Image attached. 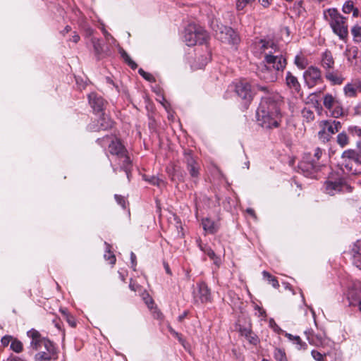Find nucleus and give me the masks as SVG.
Segmentation results:
<instances>
[{"instance_id":"33","label":"nucleus","mask_w":361,"mask_h":361,"mask_svg":"<svg viewBox=\"0 0 361 361\" xmlns=\"http://www.w3.org/2000/svg\"><path fill=\"white\" fill-rule=\"evenodd\" d=\"M274 355L276 361H288L286 353L280 348L275 349Z\"/></svg>"},{"instance_id":"10","label":"nucleus","mask_w":361,"mask_h":361,"mask_svg":"<svg viewBox=\"0 0 361 361\" xmlns=\"http://www.w3.org/2000/svg\"><path fill=\"white\" fill-rule=\"evenodd\" d=\"M303 77L306 84L310 87H312L322 82L321 71L316 67H309L307 70L304 72Z\"/></svg>"},{"instance_id":"21","label":"nucleus","mask_w":361,"mask_h":361,"mask_svg":"<svg viewBox=\"0 0 361 361\" xmlns=\"http://www.w3.org/2000/svg\"><path fill=\"white\" fill-rule=\"evenodd\" d=\"M326 78L333 85H341L344 80V78L338 71H328L325 73Z\"/></svg>"},{"instance_id":"9","label":"nucleus","mask_w":361,"mask_h":361,"mask_svg":"<svg viewBox=\"0 0 361 361\" xmlns=\"http://www.w3.org/2000/svg\"><path fill=\"white\" fill-rule=\"evenodd\" d=\"M323 104L327 109L331 115L335 118H338L343 115V109L340 106L338 102L330 94L324 96Z\"/></svg>"},{"instance_id":"47","label":"nucleus","mask_w":361,"mask_h":361,"mask_svg":"<svg viewBox=\"0 0 361 361\" xmlns=\"http://www.w3.org/2000/svg\"><path fill=\"white\" fill-rule=\"evenodd\" d=\"M27 336L31 338V339L42 338L40 334L35 329H31L27 331Z\"/></svg>"},{"instance_id":"59","label":"nucleus","mask_w":361,"mask_h":361,"mask_svg":"<svg viewBox=\"0 0 361 361\" xmlns=\"http://www.w3.org/2000/svg\"><path fill=\"white\" fill-rule=\"evenodd\" d=\"M197 243L198 244L200 249L203 252L204 250H206V248L208 247L206 245H203L200 239L197 240Z\"/></svg>"},{"instance_id":"52","label":"nucleus","mask_w":361,"mask_h":361,"mask_svg":"<svg viewBox=\"0 0 361 361\" xmlns=\"http://www.w3.org/2000/svg\"><path fill=\"white\" fill-rule=\"evenodd\" d=\"M12 339V337L11 336H5L1 338V343L4 346H7L11 340Z\"/></svg>"},{"instance_id":"8","label":"nucleus","mask_w":361,"mask_h":361,"mask_svg":"<svg viewBox=\"0 0 361 361\" xmlns=\"http://www.w3.org/2000/svg\"><path fill=\"white\" fill-rule=\"evenodd\" d=\"M324 190L326 193L330 195H334L341 192H350L351 188L341 180L336 181L328 180L324 183Z\"/></svg>"},{"instance_id":"12","label":"nucleus","mask_w":361,"mask_h":361,"mask_svg":"<svg viewBox=\"0 0 361 361\" xmlns=\"http://www.w3.org/2000/svg\"><path fill=\"white\" fill-rule=\"evenodd\" d=\"M185 161L187 166V170L192 178H197L200 174V164L190 154V153L185 152Z\"/></svg>"},{"instance_id":"42","label":"nucleus","mask_w":361,"mask_h":361,"mask_svg":"<svg viewBox=\"0 0 361 361\" xmlns=\"http://www.w3.org/2000/svg\"><path fill=\"white\" fill-rule=\"evenodd\" d=\"M101 30L106 41H108L109 43H114L116 42V39L114 38V37L107 32L104 26L102 27Z\"/></svg>"},{"instance_id":"22","label":"nucleus","mask_w":361,"mask_h":361,"mask_svg":"<svg viewBox=\"0 0 361 361\" xmlns=\"http://www.w3.org/2000/svg\"><path fill=\"white\" fill-rule=\"evenodd\" d=\"M109 149L111 154H115L118 157L123 156L126 151L123 145L118 140L112 141L109 146Z\"/></svg>"},{"instance_id":"60","label":"nucleus","mask_w":361,"mask_h":361,"mask_svg":"<svg viewBox=\"0 0 361 361\" xmlns=\"http://www.w3.org/2000/svg\"><path fill=\"white\" fill-rule=\"evenodd\" d=\"M8 361H25L21 357H19L18 356H11L8 359Z\"/></svg>"},{"instance_id":"46","label":"nucleus","mask_w":361,"mask_h":361,"mask_svg":"<svg viewBox=\"0 0 361 361\" xmlns=\"http://www.w3.org/2000/svg\"><path fill=\"white\" fill-rule=\"evenodd\" d=\"M319 137L320 140H322L323 142L329 141L331 135H329L327 132H326L322 128V130L318 133Z\"/></svg>"},{"instance_id":"51","label":"nucleus","mask_w":361,"mask_h":361,"mask_svg":"<svg viewBox=\"0 0 361 361\" xmlns=\"http://www.w3.org/2000/svg\"><path fill=\"white\" fill-rule=\"evenodd\" d=\"M322 154V151L320 148L317 147L314 149V159L315 160V161H318L320 159Z\"/></svg>"},{"instance_id":"2","label":"nucleus","mask_w":361,"mask_h":361,"mask_svg":"<svg viewBox=\"0 0 361 361\" xmlns=\"http://www.w3.org/2000/svg\"><path fill=\"white\" fill-rule=\"evenodd\" d=\"M262 48L264 51V61L267 63L261 71L259 76L267 81L274 82L276 80V74L272 73L271 68L276 71H283L286 66V59L279 53L278 46L272 41H262Z\"/></svg>"},{"instance_id":"62","label":"nucleus","mask_w":361,"mask_h":361,"mask_svg":"<svg viewBox=\"0 0 361 361\" xmlns=\"http://www.w3.org/2000/svg\"><path fill=\"white\" fill-rule=\"evenodd\" d=\"M53 323H54L55 326L58 329H61V325H60L59 319H54L53 320Z\"/></svg>"},{"instance_id":"27","label":"nucleus","mask_w":361,"mask_h":361,"mask_svg":"<svg viewBox=\"0 0 361 361\" xmlns=\"http://www.w3.org/2000/svg\"><path fill=\"white\" fill-rule=\"evenodd\" d=\"M357 90L356 82L355 84L348 83L343 88L345 96L349 97H355L357 95Z\"/></svg>"},{"instance_id":"63","label":"nucleus","mask_w":361,"mask_h":361,"mask_svg":"<svg viewBox=\"0 0 361 361\" xmlns=\"http://www.w3.org/2000/svg\"><path fill=\"white\" fill-rule=\"evenodd\" d=\"M351 12H353V16L354 17H357L359 16V10L357 8H354Z\"/></svg>"},{"instance_id":"41","label":"nucleus","mask_w":361,"mask_h":361,"mask_svg":"<svg viewBox=\"0 0 361 361\" xmlns=\"http://www.w3.org/2000/svg\"><path fill=\"white\" fill-rule=\"evenodd\" d=\"M354 8L355 7H354L353 1L349 0V1H345L344 5L343 6L342 11L345 13H350L352 11V10H353Z\"/></svg>"},{"instance_id":"56","label":"nucleus","mask_w":361,"mask_h":361,"mask_svg":"<svg viewBox=\"0 0 361 361\" xmlns=\"http://www.w3.org/2000/svg\"><path fill=\"white\" fill-rule=\"evenodd\" d=\"M85 36L86 37H91L93 35L94 30L90 27H86L85 30Z\"/></svg>"},{"instance_id":"23","label":"nucleus","mask_w":361,"mask_h":361,"mask_svg":"<svg viewBox=\"0 0 361 361\" xmlns=\"http://www.w3.org/2000/svg\"><path fill=\"white\" fill-rule=\"evenodd\" d=\"M99 127L97 130H108L114 126V121L111 119V118L103 114L98 120Z\"/></svg>"},{"instance_id":"30","label":"nucleus","mask_w":361,"mask_h":361,"mask_svg":"<svg viewBox=\"0 0 361 361\" xmlns=\"http://www.w3.org/2000/svg\"><path fill=\"white\" fill-rule=\"evenodd\" d=\"M351 33L355 42H361V26L359 25H354L351 29Z\"/></svg>"},{"instance_id":"35","label":"nucleus","mask_w":361,"mask_h":361,"mask_svg":"<svg viewBox=\"0 0 361 361\" xmlns=\"http://www.w3.org/2000/svg\"><path fill=\"white\" fill-rule=\"evenodd\" d=\"M11 348L16 353H20L23 349V343L21 341L17 340V339H14L11 342Z\"/></svg>"},{"instance_id":"17","label":"nucleus","mask_w":361,"mask_h":361,"mask_svg":"<svg viewBox=\"0 0 361 361\" xmlns=\"http://www.w3.org/2000/svg\"><path fill=\"white\" fill-rule=\"evenodd\" d=\"M351 254L353 264L361 269V239L357 240L353 245Z\"/></svg>"},{"instance_id":"1","label":"nucleus","mask_w":361,"mask_h":361,"mask_svg":"<svg viewBox=\"0 0 361 361\" xmlns=\"http://www.w3.org/2000/svg\"><path fill=\"white\" fill-rule=\"evenodd\" d=\"M258 90L266 93L261 99L257 110V118L263 128H273L279 126L282 118L281 107L283 97L276 92H270L267 86H258Z\"/></svg>"},{"instance_id":"54","label":"nucleus","mask_w":361,"mask_h":361,"mask_svg":"<svg viewBox=\"0 0 361 361\" xmlns=\"http://www.w3.org/2000/svg\"><path fill=\"white\" fill-rule=\"evenodd\" d=\"M130 259H131V263H132V267L133 268L134 270H135L136 256L133 252H131V253H130Z\"/></svg>"},{"instance_id":"64","label":"nucleus","mask_w":361,"mask_h":361,"mask_svg":"<svg viewBox=\"0 0 361 361\" xmlns=\"http://www.w3.org/2000/svg\"><path fill=\"white\" fill-rule=\"evenodd\" d=\"M356 113L361 115V104L357 105L356 107Z\"/></svg>"},{"instance_id":"49","label":"nucleus","mask_w":361,"mask_h":361,"mask_svg":"<svg viewBox=\"0 0 361 361\" xmlns=\"http://www.w3.org/2000/svg\"><path fill=\"white\" fill-rule=\"evenodd\" d=\"M305 335L307 336V338L309 341L310 343H314V335H313V331L312 329H307L305 331Z\"/></svg>"},{"instance_id":"29","label":"nucleus","mask_w":361,"mask_h":361,"mask_svg":"<svg viewBox=\"0 0 361 361\" xmlns=\"http://www.w3.org/2000/svg\"><path fill=\"white\" fill-rule=\"evenodd\" d=\"M44 347V351L49 352V353H54L56 355V350L54 343L49 340L45 338L44 341H42V348Z\"/></svg>"},{"instance_id":"4","label":"nucleus","mask_w":361,"mask_h":361,"mask_svg":"<svg viewBox=\"0 0 361 361\" xmlns=\"http://www.w3.org/2000/svg\"><path fill=\"white\" fill-rule=\"evenodd\" d=\"M183 39L185 44L190 47L207 42L209 35L202 27L195 24H190L185 29Z\"/></svg>"},{"instance_id":"32","label":"nucleus","mask_w":361,"mask_h":361,"mask_svg":"<svg viewBox=\"0 0 361 361\" xmlns=\"http://www.w3.org/2000/svg\"><path fill=\"white\" fill-rule=\"evenodd\" d=\"M295 64L300 68V69H304L306 68L307 65V59L301 56V55H297L295 58Z\"/></svg>"},{"instance_id":"34","label":"nucleus","mask_w":361,"mask_h":361,"mask_svg":"<svg viewBox=\"0 0 361 361\" xmlns=\"http://www.w3.org/2000/svg\"><path fill=\"white\" fill-rule=\"evenodd\" d=\"M106 246V253L104 255V258L109 261L111 264H114L116 263V257L115 255L110 251V245L105 243Z\"/></svg>"},{"instance_id":"61","label":"nucleus","mask_w":361,"mask_h":361,"mask_svg":"<svg viewBox=\"0 0 361 361\" xmlns=\"http://www.w3.org/2000/svg\"><path fill=\"white\" fill-rule=\"evenodd\" d=\"M79 40L80 36L77 33H74V35L72 36L71 41H73L74 43H77Z\"/></svg>"},{"instance_id":"6","label":"nucleus","mask_w":361,"mask_h":361,"mask_svg":"<svg viewBox=\"0 0 361 361\" xmlns=\"http://www.w3.org/2000/svg\"><path fill=\"white\" fill-rule=\"evenodd\" d=\"M342 159V165L349 173L353 174L359 173L357 169H353V166L354 164L361 165V155L354 150H346L343 153Z\"/></svg>"},{"instance_id":"44","label":"nucleus","mask_w":361,"mask_h":361,"mask_svg":"<svg viewBox=\"0 0 361 361\" xmlns=\"http://www.w3.org/2000/svg\"><path fill=\"white\" fill-rule=\"evenodd\" d=\"M138 72L140 75H142L147 81L152 82L154 80V76L151 73L145 72L142 68H140Z\"/></svg>"},{"instance_id":"43","label":"nucleus","mask_w":361,"mask_h":361,"mask_svg":"<svg viewBox=\"0 0 361 361\" xmlns=\"http://www.w3.org/2000/svg\"><path fill=\"white\" fill-rule=\"evenodd\" d=\"M252 0H237L236 8L238 11H242L243 8L251 2Z\"/></svg>"},{"instance_id":"20","label":"nucleus","mask_w":361,"mask_h":361,"mask_svg":"<svg viewBox=\"0 0 361 361\" xmlns=\"http://www.w3.org/2000/svg\"><path fill=\"white\" fill-rule=\"evenodd\" d=\"M91 42L93 46L94 54L99 59L107 54L101 39L92 37L91 39Z\"/></svg>"},{"instance_id":"36","label":"nucleus","mask_w":361,"mask_h":361,"mask_svg":"<svg viewBox=\"0 0 361 361\" xmlns=\"http://www.w3.org/2000/svg\"><path fill=\"white\" fill-rule=\"evenodd\" d=\"M337 142L342 147L348 143V137L345 133H339L337 136Z\"/></svg>"},{"instance_id":"48","label":"nucleus","mask_w":361,"mask_h":361,"mask_svg":"<svg viewBox=\"0 0 361 361\" xmlns=\"http://www.w3.org/2000/svg\"><path fill=\"white\" fill-rule=\"evenodd\" d=\"M149 183H151L152 185L161 186L164 184V181L159 178L152 176L149 180H148Z\"/></svg>"},{"instance_id":"57","label":"nucleus","mask_w":361,"mask_h":361,"mask_svg":"<svg viewBox=\"0 0 361 361\" xmlns=\"http://www.w3.org/2000/svg\"><path fill=\"white\" fill-rule=\"evenodd\" d=\"M271 0H259V2L261 4V5L267 8L271 4Z\"/></svg>"},{"instance_id":"40","label":"nucleus","mask_w":361,"mask_h":361,"mask_svg":"<svg viewBox=\"0 0 361 361\" xmlns=\"http://www.w3.org/2000/svg\"><path fill=\"white\" fill-rule=\"evenodd\" d=\"M119 157L122 158L123 160V167L124 168L125 171L127 173V176H128V166L130 165V158L126 154V151L124 152V154L123 156H120Z\"/></svg>"},{"instance_id":"26","label":"nucleus","mask_w":361,"mask_h":361,"mask_svg":"<svg viewBox=\"0 0 361 361\" xmlns=\"http://www.w3.org/2000/svg\"><path fill=\"white\" fill-rule=\"evenodd\" d=\"M56 355L49 353V352L40 351L35 355L36 361H50L52 359H56Z\"/></svg>"},{"instance_id":"58","label":"nucleus","mask_w":361,"mask_h":361,"mask_svg":"<svg viewBox=\"0 0 361 361\" xmlns=\"http://www.w3.org/2000/svg\"><path fill=\"white\" fill-rule=\"evenodd\" d=\"M255 309L258 310L259 316L264 317H266V312L262 307H259L258 305H256Z\"/></svg>"},{"instance_id":"37","label":"nucleus","mask_w":361,"mask_h":361,"mask_svg":"<svg viewBox=\"0 0 361 361\" xmlns=\"http://www.w3.org/2000/svg\"><path fill=\"white\" fill-rule=\"evenodd\" d=\"M45 338H39L35 339H32L30 343V346L34 350H41L42 349V341H44Z\"/></svg>"},{"instance_id":"5","label":"nucleus","mask_w":361,"mask_h":361,"mask_svg":"<svg viewBox=\"0 0 361 361\" xmlns=\"http://www.w3.org/2000/svg\"><path fill=\"white\" fill-rule=\"evenodd\" d=\"M212 27L215 31L216 37L222 42L232 45L239 43L240 37L238 33L231 27L212 22Z\"/></svg>"},{"instance_id":"55","label":"nucleus","mask_w":361,"mask_h":361,"mask_svg":"<svg viewBox=\"0 0 361 361\" xmlns=\"http://www.w3.org/2000/svg\"><path fill=\"white\" fill-rule=\"evenodd\" d=\"M352 131H353V133L360 137H361V128L357 127V126H355L353 129H352Z\"/></svg>"},{"instance_id":"53","label":"nucleus","mask_w":361,"mask_h":361,"mask_svg":"<svg viewBox=\"0 0 361 361\" xmlns=\"http://www.w3.org/2000/svg\"><path fill=\"white\" fill-rule=\"evenodd\" d=\"M204 252L208 255L211 259H214V257H215V253L210 248V247H207L206 250H204Z\"/></svg>"},{"instance_id":"16","label":"nucleus","mask_w":361,"mask_h":361,"mask_svg":"<svg viewBox=\"0 0 361 361\" xmlns=\"http://www.w3.org/2000/svg\"><path fill=\"white\" fill-rule=\"evenodd\" d=\"M198 290L197 293H195V298H199L202 302H206L210 300L211 293L207 284L201 282L197 284Z\"/></svg>"},{"instance_id":"11","label":"nucleus","mask_w":361,"mask_h":361,"mask_svg":"<svg viewBox=\"0 0 361 361\" xmlns=\"http://www.w3.org/2000/svg\"><path fill=\"white\" fill-rule=\"evenodd\" d=\"M298 169L305 176H308L317 171L319 169V166L314 159H312V158L307 157L300 162L298 164Z\"/></svg>"},{"instance_id":"31","label":"nucleus","mask_w":361,"mask_h":361,"mask_svg":"<svg viewBox=\"0 0 361 361\" xmlns=\"http://www.w3.org/2000/svg\"><path fill=\"white\" fill-rule=\"evenodd\" d=\"M302 115L304 120L307 123H310L314 119V112L310 109L304 108L302 111Z\"/></svg>"},{"instance_id":"50","label":"nucleus","mask_w":361,"mask_h":361,"mask_svg":"<svg viewBox=\"0 0 361 361\" xmlns=\"http://www.w3.org/2000/svg\"><path fill=\"white\" fill-rule=\"evenodd\" d=\"M115 199L118 204H120L123 209L126 208V200L123 197L115 195Z\"/></svg>"},{"instance_id":"19","label":"nucleus","mask_w":361,"mask_h":361,"mask_svg":"<svg viewBox=\"0 0 361 361\" xmlns=\"http://www.w3.org/2000/svg\"><path fill=\"white\" fill-rule=\"evenodd\" d=\"M322 66L326 70V72L334 68V60L330 51L326 50L322 56Z\"/></svg>"},{"instance_id":"18","label":"nucleus","mask_w":361,"mask_h":361,"mask_svg":"<svg viewBox=\"0 0 361 361\" xmlns=\"http://www.w3.org/2000/svg\"><path fill=\"white\" fill-rule=\"evenodd\" d=\"M202 226L204 231L209 234L216 233L219 228V224L209 218L202 219Z\"/></svg>"},{"instance_id":"14","label":"nucleus","mask_w":361,"mask_h":361,"mask_svg":"<svg viewBox=\"0 0 361 361\" xmlns=\"http://www.w3.org/2000/svg\"><path fill=\"white\" fill-rule=\"evenodd\" d=\"M286 84L292 93L300 94L301 91L300 84L298 82V78L290 71L286 73Z\"/></svg>"},{"instance_id":"39","label":"nucleus","mask_w":361,"mask_h":361,"mask_svg":"<svg viewBox=\"0 0 361 361\" xmlns=\"http://www.w3.org/2000/svg\"><path fill=\"white\" fill-rule=\"evenodd\" d=\"M61 312L65 316L66 322L68 323V324L71 327H75L76 321L75 318L73 316L70 315L66 310H61Z\"/></svg>"},{"instance_id":"25","label":"nucleus","mask_w":361,"mask_h":361,"mask_svg":"<svg viewBox=\"0 0 361 361\" xmlns=\"http://www.w3.org/2000/svg\"><path fill=\"white\" fill-rule=\"evenodd\" d=\"M240 334L242 336H245L250 343L256 345L258 343L257 336L250 329L244 328L241 329Z\"/></svg>"},{"instance_id":"7","label":"nucleus","mask_w":361,"mask_h":361,"mask_svg":"<svg viewBox=\"0 0 361 361\" xmlns=\"http://www.w3.org/2000/svg\"><path fill=\"white\" fill-rule=\"evenodd\" d=\"M236 94L240 97L245 104L250 103L253 97L250 84L245 80H240L235 84V88Z\"/></svg>"},{"instance_id":"3","label":"nucleus","mask_w":361,"mask_h":361,"mask_svg":"<svg viewBox=\"0 0 361 361\" xmlns=\"http://www.w3.org/2000/svg\"><path fill=\"white\" fill-rule=\"evenodd\" d=\"M324 18L329 23L333 32L342 40L348 36V28L346 18L336 8H329L324 11Z\"/></svg>"},{"instance_id":"28","label":"nucleus","mask_w":361,"mask_h":361,"mask_svg":"<svg viewBox=\"0 0 361 361\" xmlns=\"http://www.w3.org/2000/svg\"><path fill=\"white\" fill-rule=\"evenodd\" d=\"M262 275L264 279H267L269 283L275 288L279 287V283L276 278L272 275H271L268 271H264L262 272Z\"/></svg>"},{"instance_id":"38","label":"nucleus","mask_w":361,"mask_h":361,"mask_svg":"<svg viewBox=\"0 0 361 361\" xmlns=\"http://www.w3.org/2000/svg\"><path fill=\"white\" fill-rule=\"evenodd\" d=\"M121 55L125 61L131 68L135 69L137 68V64L131 59L130 56L126 51H123Z\"/></svg>"},{"instance_id":"24","label":"nucleus","mask_w":361,"mask_h":361,"mask_svg":"<svg viewBox=\"0 0 361 361\" xmlns=\"http://www.w3.org/2000/svg\"><path fill=\"white\" fill-rule=\"evenodd\" d=\"M285 336L288 338L290 341L293 342V344L296 345L298 350H306L307 348V345L306 343L303 342L300 336H293L289 333H286Z\"/></svg>"},{"instance_id":"15","label":"nucleus","mask_w":361,"mask_h":361,"mask_svg":"<svg viewBox=\"0 0 361 361\" xmlns=\"http://www.w3.org/2000/svg\"><path fill=\"white\" fill-rule=\"evenodd\" d=\"M320 127L331 136L339 131L341 124L336 121H322L320 123Z\"/></svg>"},{"instance_id":"45","label":"nucleus","mask_w":361,"mask_h":361,"mask_svg":"<svg viewBox=\"0 0 361 361\" xmlns=\"http://www.w3.org/2000/svg\"><path fill=\"white\" fill-rule=\"evenodd\" d=\"M311 355L316 361H324V356L315 350H312Z\"/></svg>"},{"instance_id":"13","label":"nucleus","mask_w":361,"mask_h":361,"mask_svg":"<svg viewBox=\"0 0 361 361\" xmlns=\"http://www.w3.org/2000/svg\"><path fill=\"white\" fill-rule=\"evenodd\" d=\"M89 103L94 111L101 112L104 109L106 102L97 94L92 92L88 95Z\"/></svg>"}]
</instances>
